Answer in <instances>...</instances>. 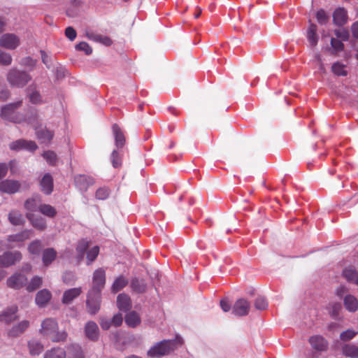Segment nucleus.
Returning <instances> with one entry per match:
<instances>
[{"label": "nucleus", "mask_w": 358, "mask_h": 358, "mask_svg": "<svg viewBox=\"0 0 358 358\" xmlns=\"http://www.w3.org/2000/svg\"><path fill=\"white\" fill-rule=\"evenodd\" d=\"M183 345V340L176 336L172 340H163L157 343L148 351V355L152 357H160L168 355Z\"/></svg>", "instance_id": "1"}, {"label": "nucleus", "mask_w": 358, "mask_h": 358, "mask_svg": "<svg viewBox=\"0 0 358 358\" xmlns=\"http://www.w3.org/2000/svg\"><path fill=\"white\" fill-rule=\"evenodd\" d=\"M39 331L43 336L55 343L64 341L67 338L65 331H59L58 323L53 318H46L43 320Z\"/></svg>", "instance_id": "2"}, {"label": "nucleus", "mask_w": 358, "mask_h": 358, "mask_svg": "<svg viewBox=\"0 0 358 358\" xmlns=\"http://www.w3.org/2000/svg\"><path fill=\"white\" fill-rule=\"evenodd\" d=\"M22 105V101H19L15 103H8L1 108V118L14 123H20L25 120L23 115L17 113L16 110Z\"/></svg>", "instance_id": "3"}, {"label": "nucleus", "mask_w": 358, "mask_h": 358, "mask_svg": "<svg viewBox=\"0 0 358 358\" xmlns=\"http://www.w3.org/2000/svg\"><path fill=\"white\" fill-rule=\"evenodd\" d=\"M31 80L30 76L25 71L11 69L7 74V80L12 86L22 87Z\"/></svg>", "instance_id": "4"}, {"label": "nucleus", "mask_w": 358, "mask_h": 358, "mask_svg": "<svg viewBox=\"0 0 358 358\" xmlns=\"http://www.w3.org/2000/svg\"><path fill=\"white\" fill-rule=\"evenodd\" d=\"M101 292L90 290L86 299V307L87 313L92 315L97 313L101 308Z\"/></svg>", "instance_id": "5"}, {"label": "nucleus", "mask_w": 358, "mask_h": 358, "mask_svg": "<svg viewBox=\"0 0 358 358\" xmlns=\"http://www.w3.org/2000/svg\"><path fill=\"white\" fill-rule=\"evenodd\" d=\"M308 342L314 351L312 354L313 357H315L317 353L326 352L328 349L329 343L322 336H312L309 338Z\"/></svg>", "instance_id": "6"}, {"label": "nucleus", "mask_w": 358, "mask_h": 358, "mask_svg": "<svg viewBox=\"0 0 358 358\" xmlns=\"http://www.w3.org/2000/svg\"><path fill=\"white\" fill-rule=\"evenodd\" d=\"M20 45V38L15 34L7 33L0 37V46L13 50Z\"/></svg>", "instance_id": "7"}, {"label": "nucleus", "mask_w": 358, "mask_h": 358, "mask_svg": "<svg viewBox=\"0 0 358 358\" xmlns=\"http://www.w3.org/2000/svg\"><path fill=\"white\" fill-rule=\"evenodd\" d=\"M106 282V273L104 269L99 268L94 271L92 277V287L90 291L101 292Z\"/></svg>", "instance_id": "8"}, {"label": "nucleus", "mask_w": 358, "mask_h": 358, "mask_svg": "<svg viewBox=\"0 0 358 358\" xmlns=\"http://www.w3.org/2000/svg\"><path fill=\"white\" fill-rule=\"evenodd\" d=\"M9 148L10 150L15 151L25 150L27 151L33 152L36 150L37 145L33 141L19 139L10 143Z\"/></svg>", "instance_id": "9"}, {"label": "nucleus", "mask_w": 358, "mask_h": 358, "mask_svg": "<svg viewBox=\"0 0 358 358\" xmlns=\"http://www.w3.org/2000/svg\"><path fill=\"white\" fill-rule=\"evenodd\" d=\"M250 309V302L241 298L234 303L232 307V313L238 317L245 316L249 313Z\"/></svg>", "instance_id": "10"}, {"label": "nucleus", "mask_w": 358, "mask_h": 358, "mask_svg": "<svg viewBox=\"0 0 358 358\" xmlns=\"http://www.w3.org/2000/svg\"><path fill=\"white\" fill-rule=\"evenodd\" d=\"M27 283V277L22 273H15L9 277L6 281L7 286L10 288L19 289Z\"/></svg>", "instance_id": "11"}, {"label": "nucleus", "mask_w": 358, "mask_h": 358, "mask_svg": "<svg viewBox=\"0 0 358 358\" xmlns=\"http://www.w3.org/2000/svg\"><path fill=\"white\" fill-rule=\"evenodd\" d=\"M21 187L19 181L15 180H4L0 182V192L9 194L17 192Z\"/></svg>", "instance_id": "12"}, {"label": "nucleus", "mask_w": 358, "mask_h": 358, "mask_svg": "<svg viewBox=\"0 0 358 358\" xmlns=\"http://www.w3.org/2000/svg\"><path fill=\"white\" fill-rule=\"evenodd\" d=\"M348 11L343 7H338L333 13V22L336 26H343L348 22Z\"/></svg>", "instance_id": "13"}, {"label": "nucleus", "mask_w": 358, "mask_h": 358, "mask_svg": "<svg viewBox=\"0 0 358 358\" xmlns=\"http://www.w3.org/2000/svg\"><path fill=\"white\" fill-rule=\"evenodd\" d=\"M74 181L76 187L82 192H86L88 187L94 184V179L85 175L76 176Z\"/></svg>", "instance_id": "14"}, {"label": "nucleus", "mask_w": 358, "mask_h": 358, "mask_svg": "<svg viewBox=\"0 0 358 358\" xmlns=\"http://www.w3.org/2000/svg\"><path fill=\"white\" fill-rule=\"evenodd\" d=\"M28 320H22L19 323L14 324L8 331V336L10 337H17L22 334L29 327Z\"/></svg>", "instance_id": "15"}, {"label": "nucleus", "mask_w": 358, "mask_h": 358, "mask_svg": "<svg viewBox=\"0 0 358 358\" xmlns=\"http://www.w3.org/2000/svg\"><path fill=\"white\" fill-rule=\"evenodd\" d=\"M17 307L11 306L3 310L0 315V321L10 324L17 319Z\"/></svg>", "instance_id": "16"}, {"label": "nucleus", "mask_w": 358, "mask_h": 358, "mask_svg": "<svg viewBox=\"0 0 358 358\" xmlns=\"http://www.w3.org/2000/svg\"><path fill=\"white\" fill-rule=\"evenodd\" d=\"M27 217L34 228L41 231L46 228V221L45 218L41 215H36L33 213H27Z\"/></svg>", "instance_id": "17"}, {"label": "nucleus", "mask_w": 358, "mask_h": 358, "mask_svg": "<svg viewBox=\"0 0 358 358\" xmlns=\"http://www.w3.org/2000/svg\"><path fill=\"white\" fill-rule=\"evenodd\" d=\"M85 334L87 338L95 341L99 338V330L97 324L93 321H89L85 326Z\"/></svg>", "instance_id": "18"}, {"label": "nucleus", "mask_w": 358, "mask_h": 358, "mask_svg": "<svg viewBox=\"0 0 358 358\" xmlns=\"http://www.w3.org/2000/svg\"><path fill=\"white\" fill-rule=\"evenodd\" d=\"M51 297L52 294L50 292L46 289H43L37 292L35 298V301L38 307L43 308L50 301Z\"/></svg>", "instance_id": "19"}, {"label": "nucleus", "mask_w": 358, "mask_h": 358, "mask_svg": "<svg viewBox=\"0 0 358 358\" xmlns=\"http://www.w3.org/2000/svg\"><path fill=\"white\" fill-rule=\"evenodd\" d=\"M117 306L120 311H129L132 307L131 298L125 294H120L117 297Z\"/></svg>", "instance_id": "20"}, {"label": "nucleus", "mask_w": 358, "mask_h": 358, "mask_svg": "<svg viewBox=\"0 0 358 358\" xmlns=\"http://www.w3.org/2000/svg\"><path fill=\"white\" fill-rule=\"evenodd\" d=\"M82 293L81 287H75L66 290L62 296V301L64 304H70Z\"/></svg>", "instance_id": "21"}, {"label": "nucleus", "mask_w": 358, "mask_h": 358, "mask_svg": "<svg viewBox=\"0 0 358 358\" xmlns=\"http://www.w3.org/2000/svg\"><path fill=\"white\" fill-rule=\"evenodd\" d=\"M6 267H8L20 262L22 259V254L19 251L6 252L3 253Z\"/></svg>", "instance_id": "22"}, {"label": "nucleus", "mask_w": 358, "mask_h": 358, "mask_svg": "<svg viewBox=\"0 0 358 358\" xmlns=\"http://www.w3.org/2000/svg\"><path fill=\"white\" fill-rule=\"evenodd\" d=\"M41 189L45 194H50L53 189V179L50 173H46L42 178L41 182Z\"/></svg>", "instance_id": "23"}, {"label": "nucleus", "mask_w": 358, "mask_h": 358, "mask_svg": "<svg viewBox=\"0 0 358 358\" xmlns=\"http://www.w3.org/2000/svg\"><path fill=\"white\" fill-rule=\"evenodd\" d=\"M90 241L87 239L80 240L76 246V259L78 262L84 259L85 255L90 247Z\"/></svg>", "instance_id": "24"}, {"label": "nucleus", "mask_w": 358, "mask_h": 358, "mask_svg": "<svg viewBox=\"0 0 358 358\" xmlns=\"http://www.w3.org/2000/svg\"><path fill=\"white\" fill-rule=\"evenodd\" d=\"M317 25L313 23H310L307 30L306 37L310 45L313 47L316 46L318 42L319 36L317 34Z\"/></svg>", "instance_id": "25"}, {"label": "nucleus", "mask_w": 358, "mask_h": 358, "mask_svg": "<svg viewBox=\"0 0 358 358\" xmlns=\"http://www.w3.org/2000/svg\"><path fill=\"white\" fill-rule=\"evenodd\" d=\"M343 276L350 283L358 286V272L352 267H348L343 269Z\"/></svg>", "instance_id": "26"}, {"label": "nucleus", "mask_w": 358, "mask_h": 358, "mask_svg": "<svg viewBox=\"0 0 358 358\" xmlns=\"http://www.w3.org/2000/svg\"><path fill=\"white\" fill-rule=\"evenodd\" d=\"M343 303L345 309L349 312L354 313L358 309V301L357 298L353 295H346L344 297Z\"/></svg>", "instance_id": "27"}, {"label": "nucleus", "mask_w": 358, "mask_h": 358, "mask_svg": "<svg viewBox=\"0 0 358 358\" xmlns=\"http://www.w3.org/2000/svg\"><path fill=\"white\" fill-rule=\"evenodd\" d=\"M37 138L41 143H49L53 138L54 133L46 128H37L36 129Z\"/></svg>", "instance_id": "28"}, {"label": "nucleus", "mask_w": 358, "mask_h": 358, "mask_svg": "<svg viewBox=\"0 0 358 358\" xmlns=\"http://www.w3.org/2000/svg\"><path fill=\"white\" fill-rule=\"evenodd\" d=\"M32 231L31 230H24L18 234L10 235L8 237V241L9 243L17 242H23L25 240L29 238Z\"/></svg>", "instance_id": "29"}, {"label": "nucleus", "mask_w": 358, "mask_h": 358, "mask_svg": "<svg viewBox=\"0 0 358 358\" xmlns=\"http://www.w3.org/2000/svg\"><path fill=\"white\" fill-rule=\"evenodd\" d=\"M112 130L113 136H115V145L117 148L119 149L122 148L125 142V138L123 133L116 124L113 125Z\"/></svg>", "instance_id": "30"}, {"label": "nucleus", "mask_w": 358, "mask_h": 358, "mask_svg": "<svg viewBox=\"0 0 358 358\" xmlns=\"http://www.w3.org/2000/svg\"><path fill=\"white\" fill-rule=\"evenodd\" d=\"M87 36L89 39L94 42L101 43L106 46H110L113 43L112 40L107 36L96 34L94 33H87Z\"/></svg>", "instance_id": "31"}, {"label": "nucleus", "mask_w": 358, "mask_h": 358, "mask_svg": "<svg viewBox=\"0 0 358 358\" xmlns=\"http://www.w3.org/2000/svg\"><path fill=\"white\" fill-rule=\"evenodd\" d=\"M28 348L29 354L32 356H36L41 354L43 350V345L41 341L32 339L28 342Z\"/></svg>", "instance_id": "32"}, {"label": "nucleus", "mask_w": 358, "mask_h": 358, "mask_svg": "<svg viewBox=\"0 0 358 358\" xmlns=\"http://www.w3.org/2000/svg\"><path fill=\"white\" fill-rule=\"evenodd\" d=\"M8 220L13 225H21L25 222L22 214L17 210H13L8 213Z\"/></svg>", "instance_id": "33"}, {"label": "nucleus", "mask_w": 358, "mask_h": 358, "mask_svg": "<svg viewBox=\"0 0 358 358\" xmlns=\"http://www.w3.org/2000/svg\"><path fill=\"white\" fill-rule=\"evenodd\" d=\"M41 205V199L38 196H33L32 198L28 199L24 203V208L26 210L29 211V213L34 212L38 210L39 206Z\"/></svg>", "instance_id": "34"}, {"label": "nucleus", "mask_w": 358, "mask_h": 358, "mask_svg": "<svg viewBox=\"0 0 358 358\" xmlns=\"http://www.w3.org/2000/svg\"><path fill=\"white\" fill-rule=\"evenodd\" d=\"M57 252L53 248H47L43 252V263L45 266L50 265L56 258Z\"/></svg>", "instance_id": "35"}, {"label": "nucleus", "mask_w": 358, "mask_h": 358, "mask_svg": "<svg viewBox=\"0 0 358 358\" xmlns=\"http://www.w3.org/2000/svg\"><path fill=\"white\" fill-rule=\"evenodd\" d=\"M83 3V0H71L70 6L66 10V15L70 17H73L78 15V8Z\"/></svg>", "instance_id": "36"}, {"label": "nucleus", "mask_w": 358, "mask_h": 358, "mask_svg": "<svg viewBox=\"0 0 358 358\" xmlns=\"http://www.w3.org/2000/svg\"><path fill=\"white\" fill-rule=\"evenodd\" d=\"M343 355L350 358H358V346L346 344L342 348Z\"/></svg>", "instance_id": "37"}, {"label": "nucleus", "mask_w": 358, "mask_h": 358, "mask_svg": "<svg viewBox=\"0 0 358 358\" xmlns=\"http://www.w3.org/2000/svg\"><path fill=\"white\" fill-rule=\"evenodd\" d=\"M66 352L61 348H54L48 350L43 356V358H65Z\"/></svg>", "instance_id": "38"}, {"label": "nucleus", "mask_w": 358, "mask_h": 358, "mask_svg": "<svg viewBox=\"0 0 358 358\" xmlns=\"http://www.w3.org/2000/svg\"><path fill=\"white\" fill-rule=\"evenodd\" d=\"M27 96L29 99V101L34 104H38L42 102L41 94L33 86L28 87Z\"/></svg>", "instance_id": "39"}, {"label": "nucleus", "mask_w": 358, "mask_h": 358, "mask_svg": "<svg viewBox=\"0 0 358 358\" xmlns=\"http://www.w3.org/2000/svg\"><path fill=\"white\" fill-rule=\"evenodd\" d=\"M68 358H85L81 347L78 345H71L68 348Z\"/></svg>", "instance_id": "40"}, {"label": "nucleus", "mask_w": 358, "mask_h": 358, "mask_svg": "<svg viewBox=\"0 0 358 358\" xmlns=\"http://www.w3.org/2000/svg\"><path fill=\"white\" fill-rule=\"evenodd\" d=\"M38 210L48 217H54L57 214L55 208L49 204H41Z\"/></svg>", "instance_id": "41"}, {"label": "nucleus", "mask_w": 358, "mask_h": 358, "mask_svg": "<svg viewBox=\"0 0 358 358\" xmlns=\"http://www.w3.org/2000/svg\"><path fill=\"white\" fill-rule=\"evenodd\" d=\"M127 280L124 277L120 276L114 281L112 285V292L116 293L120 291L127 285Z\"/></svg>", "instance_id": "42"}, {"label": "nucleus", "mask_w": 358, "mask_h": 358, "mask_svg": "<svg viewBox=\"0 0 358 358\" xmlns=\"http://www.w3.org/2000/svg\"><path fill=\"white\" fill-rule=\"evenodd\" d=\"M331 71L338 76H345L348 74V72L345 70V66L338 62L332 65Z\"/></svg>", "instance_id": "43"}, {"label": "nucleus", "mask_w": 358, "mask_h": 358, "mask_svg": "<svg viewBox=\"0 0 358 358\" xmlns=\"http://www.w3.org/2000/svg\"><path fill=\"white\" fill-rule=\"evenodd\" d=\"M99 253V248L98 246H94L87 252V264H91L97 257Z\"/></svg>", "instance_id": "44"}, {"label": "nucleus", "mask_w": 358, "mask_h": 358, "mask_svg": "<svg viewBox=\"0 0 358 358\" xmlns=\"http://www.w3.org/2000/svg\"><path fill=\"white\" fill-rule=\"evenodd\" d=\"M42 278L38 276H34L27 286V290L33 292L39 288L42 285Z\"/></svg>", "instance_id": "45"}, {"label": "nucleus", "mask_w": 358, "mask_h": 358, "mask_svg": "<svg viewBox=\"0 0 358 358\" xmlns=\"http://www.w3.org/2000/svg\"><path fill=\"white\" fill-rule=\"evenodd\" d=\"M42 249V243L39 240L32 241L28 246V250L33 255H38Z\"/></svg>", "instance_id": "46"}, {"label": "nucleus", "mask_w": 358, "mask_h": 358, "mask_svg": "<svg viewBox=\"0 0 358 358\" xmlns=\"http://www.w3.org/2000/svg\"><path fill=\"white\" fill-rule=\"evenodd\" d=\"M12 61L11 55L0 49V65L9 66L12 64Z\"/></svg>", "instance_id": "47"}, {"label": "nucleus", "mask_w": 358, "mask_h": 358, "mask_svg": "<svg viewBox=\"0 0 358 358\" xmlns=\"http://www.w3.org/2000/svg\"><path fill=\"white\" fill-rule=\"evenodd\" d=\"M43 157L50 165H55L57 162V155L53 151H46L43 154Z\"/></svg>", "instance_id": "48"}, {"label": "nucleus", "mask_w": 358, "mask_h": 358, "mask_svg": "<svg viewBox=\"0 0 358 358\" xmlns=\"http://www.w3.org/2000/svg\"><path fill=\"white\" fill-rule=\"evenodd\" d=\"M357 334V331L348 329L341 334L340 338L343 341H348L352 339Z\"/></svg>", "instance_id": "49"}, {"label": "nucleus", "mask_w": 358, "mask_h": 358, "mask_svg": "<svg viewBox=\"0 0 358 358\" xmlns=\"http://www.w3.org/2000/svg\"><path fill=\"white\" fill-rule=\"evenodd\" d=\"M255 307L257 310H265L268 307L267 300L263 296H258L255 301Z\"/></svg>", "instance_id": "50"}, {"label": "nucleus", "mask_w": 358, "mask_h": 358, "mask_svg": "<svg viewBox=\"0 0 358 358\" xmlns=\"http://www.w3.org/2000/svg\"><path fill=\"white\" fill-rule=\"evenodd\" d=\"M110 189L108 187H100L96 192V198L99 200H104L108 197Z\"/></svg>", "instance_id": "51"}, {"label": "nucleus", "mask_w": 358, "mask_h": 358, "mask_svg": "<svg viewBox=\"0 0 358 358\" xmlns=\"http://www.w3.org/2000/svg\"><path fill=\"white\" fill-rule=\"evenodd\" d=\"M77 50L83 51L87 55H91L92 52V48L86 42H80L76 45Z\"/></svg>", "instance_id": "52"}, {"label": "nucleus", "mask_w": 358, "mask_h": 358, "mask_svg": "<svg viewBox=\"0 0 358 358\" xmlns=\"http://www.w3.org/2000/svg\"><path fill=\"white\" fill-rule=\"evenodd\" d=\"M316 18L321 24H325L329 20V16L323 9H320L317 12Z\"/></svg>", "instance_id": "53"}, {"label": "nucleus", "mask_w": 358, "mask_h": 358, "mask_svg": "<svg viewBox=\"0 0 358 358\" xmlns=\"http://www.w3.org/2000/svg\"><path fill=\"white\" fill-rule=\"evenodd\" d=\"M329 313L332 317H337L341 309V305L340 303H333L330 304Z\"/></svg>", "instance_id": "54"}, {"label": "nucleus", "mask_w": 358, "mask_h": 358, "mask_svg": "<svg viewBox=\"0 0 358 358\" xmlns=\"http://www.w3.org/2000/svg\"><path fill=\"white\" fill-rule=\"evenodd\" d=\"M331 45L336 51H341L344 48V44L339 39L332 38Z\"/></svg>", "instance_id": "55"}, {"label": "nucleus", "mask_w": 358, "mask_h": 358, "mask_svg": "<svg viewBox=\"0 0 358 358\" xmlns=\"http://www.w3.org/2000/svg\"><path fill=\"white\" fill-rule=\"evenodd\" d=\"M113 325L112 320L105 317L100 318V326L103 330H108Z\"/></svg>", "instance_id": "56"}, {"label": "nucleus", "mask_w": 358, "mask_h": 358, "mask_svg": "<svg viewBox=\"0 0 358 358\" xmlns=\"http://www.w3.org/2000/svg\"><path fill=\"white\" fill-rule=\"evenodd\" d=\"M111 160L113 167L117 168L120 165V159L117 150H114L111 154Z\"/></svg>", "instance_id": "57"}, {"label": "nucleus", "mask_w": 358, "mask_h": 358, "mask_svg": "<svg viewBox=\"0 0 358 358\" xmlns=\"http://www.w3.org/2000/svg\"><path fill=\"white\" fill-rule=\"evenodd\" d=\"M65 35L70 41H72L76 38L77 33L72 27H68L65 30Z\"/></svg>", "instance_id": "58"}, {"label": "nucleus", "mask_w": 358, "mask_h": 358, "mask_svg": "<svg viewBox=\"0 0 358 358\" xmlns=\"http://www.w3.org/2000/svg\"><path fill=\"white\" fill-rule=\"evenodd\" d=\"M334 34L337 38H341L343 41H347L349 38L348 32L344 29H336Z\"/></svg>", "instance_id": "59"}, {"label": "nucleus", "mask_w": 358, "mask_h": 358, "mask_svg": "<svg viewBox=\"0 0 358 358\" xmlns=\"http://www.w3.org/2000/svg\"><path fill=\"white\" fill-rule=\"evenodd\" d=\"M125 322L128 326L134 327V311H131L127 314L125 317Z\"/></svg>", "instance_id": "60"}, {"label": "nucleus", "mask_w": 358, "mask_h": 358, "mask_svg": "<svg viewBox=\"0 0 358 358\" xmlns=\"http://www.w3.org/2000/svg\"><path fill=\"white\" fill-rule=\"evenodd\" d=\"M113 325L115 327H119L122 324L123 317L121 313H117L113 315V318L111 319Z\"/></svg>", "instance_id": "61"}, {"label": "nucleus", "mask_w": 358, "mask_h": 358, "mask_svg": "<svg viewBox=\"0 0 358 358\" xmlns=\"http://www.w3.org/2000/svg\"><path fill=\"white\" fill-rule=\"evenodd\" d=\"M146 290V285L144 282H138L136 280V292L143 293Z\"/></svg>", "instance_id": "62"}, {"label": "nucleus", "mask_w": 358, "mask_h": 358, "mask_svg": "<svg viewBox=\"0 0 358 358\" xmlns=\"http://www.w3.org/2000/svg\"><path fill=\"white\" fill-rule=\"evenodd\" d=\"M220 306L222 310L224 312H228L231 308V304L226 299H222L220 301Z\"/></svg>", "instance_id": "63"}, {"label": "nucleus", "mask_w": 358, "mask_h": 358, "mask_svg": "<svg viewBox=\"0 0 358 358\" xmlns=\"http://www.w3.org/2000/svg\"><path fill=\"white\" fill-rule=\"evenodd\" d=\"M351 30L353 36L358 39V21L354 22L352 24Z\"/></svg>", "instance_id": "64"}]
</instances>
